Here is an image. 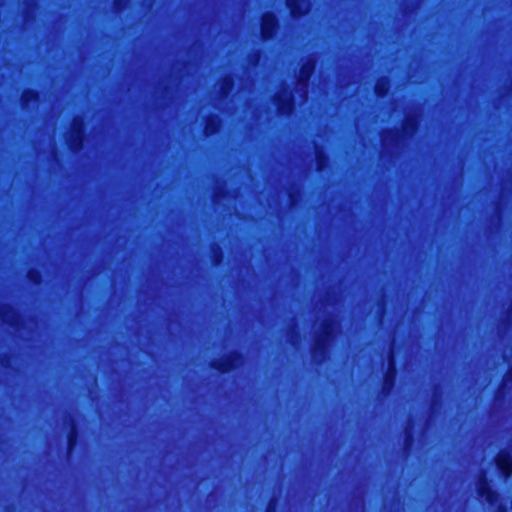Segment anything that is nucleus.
I'll list each match as a JSON object with an SVG mask.
<instances>
[{"instance_id": "2", "label": "nucleus", "mask_w": 512, "mask_h": 512, "mask_svg": "<svg viewBox=\"0 0 512 512\" xmlns=\"http://www.w3.org/2000/svg\"><path fill=\"white\" fill-rule=\"evenodd\" d=\"M276 27V18L272 14H265L262 18L261 32L265 39L272 36Z\"/></svg>"}, {"instance_id": "7", "label": "nucleus", "mask_w": 512, "mask_h": 512, "mask_svg": "<svg viewBox=\"0 0 512 512\" xmlns=\"http://www.w3.org/2000/svg\"><path fill=\"white\" fill-rule=\"evenodd\" d=\"M388 90V81L386 79H381L377 82L375 86V92L378 96H383Z\"/></svg>"}, {"instance_id": "15", "label": "nucleus", "mask_w": 512, "mask_h": 512, "mask_svg": "<svg viewBox=\"0 0 512 512\" xmlns=\"http://www.w3.org/2000/svg\"><path fill=\"white\" fill-rule=\"evenodd\" d=\"M507 382H508V377L505 379L504 384L507 385Z\"/></svg>"}, {"instance_id": "12", "label": "nucleus", "mask_w": 512, "mask_h": 512, "mask_svg": "<svg viewBox=\"0 0 512 512\" xmlns=\"http://www.w3.org/2000/svg\"><path fill=\"white\" fill-rule=\"evenodd\" d=\"M35 98H36V95L33 92L29 91V92H26L23 94V100L25 102H29L31 99H35Z\"/></svg>"}, {"instance_id": "14", "label": "nucleus", "mask_w": 512, "mask_h": 512, "mask_svg": "<svg viewBox=\"0 0 512 512\" xmlns=\"http://www.w3.org/2000/svg\"><path fill=\"white\" fill-rule=\"evenodd\" d=\"M72 442H73V439H72V438H70V439H69V445H70V446H72Z\"/></svg>"}, {"instance_id": "6", "label": "nucleus", "mask_w": 512, "mask_h": 512, "mask_svg": "<svg viewBox=\"0 0 512 512\" xmlns=\"http://www.w3.org/2000/svg\"><path fill=\"white\" fill-rule=\"evenodd\" d=\"M479 494L482 498L491 504L495 503L497 498L496 493L488 486L484 480L479 483Z\"/></svg>"}, {"instance_id": "9", "label": "nucleus", "mask_w": 512, "mask_h": 512, "mask_svg": "<svg viewBox=\"0 0 512 512\" xmlns=\"http://www.w3.org/2000/svg\"><path fill=\"white\" fill-rule=\"evenodd\" d=\"M389 367H388V372H387V375H386V382L389 383V382H392V379L394 377V363H393V358L392 356L390 355L389 356Z\"/></svg>"}, {"instance_id": "11", "label": "nucleus", "mask_w": 512, "mask_h": 512, "mask_svg": "<svg viewBox=\"0 0 512 512\" xmlns=\"http://www.w3.org/2000/svg\"><path fill=\"white\" fill-rule=\"evenodd\" d=\"M331 332H332L331 328L330 327H326L325 331H324V338L319 340V344L318 345H322L326 341H328V339L330 338Z\"/></svg>"}, {"instance_id": "10", "label": "nucleus", "mask_w": 512, "mask_h": 512, "mask_svg": "<svg viewBox=\"0 0 512 512\" xmlns=\"http://www.w3.org/2000/svg\"><path fill=\"white\" fill-rule=\"evenodd\" d=\"M217 129V123H214V120H211L210 123L207 124L205 131L207 134H212Z\"/></svg>"}, {"instance_id": "1", "label": "nucleus", "mask_w": 512, "mask_h": 512, "mask_svg": "<svg viewBox=\"0 0 512 512\" xmlns=\"http://www.w3.org/2000/svg\"><path fill=\"white\" fill-rule=\"evenodd\" d=\"M496 463L501 472L508 476L512 472V452L502 451L497 456Z\"/></svg>"}, {"instance_id": "4", "label": "nucleus", "mask_w": 512, "mask_h": 512, "mask_svg": "<svg viewBox=\"0 0 512 512\" xmlns=\"http://www.w3.org/2000/svg\"><path fill=\"white\" fill-rule=\"evenodd\" d=\"M277 105L280 113L289 114L293 106L291 94L284 92V94L278 98Z\"/></svg>"}, {"instance_id": "5", "label": "nucleus", "mask_w": 512, "mask_h": 512, "mask_svg": "<svg viewBox=\"0 0 512 512\" xmlns=\"http://www.w3.org/2000/svg\"><path fill=\"white\" fill-rule=\"evenodd\" d=\"M82 133H83L82 123H80L78 121H74L73 129H72L73 140L70 143L72 149H74V150L79 149L80 143L82 140Z\"/></svg>"}, {"instance_id": "3", "label": "nucleus", "mask_w": 512, "mask_h": 512, "mask_svg": "<svg viewBox=\"0 0 512 512\" xmlns=\"http://www.w3.org/2000/svg\"><path fill=\"white\" fill-rule=\"evenodd\" d=\"M287 5L294 16L306 13L309 8L307 0H287Z\"/></svg>"}, {"instance_id": "13", "label": "nucleus", "mask_w": 512, "mask_h": 512, "mask_svg": "<svg viewBox=\"0 0 512 512\" xmlns=\"http://www.w3.org/2000/svg\"><path fill=\"white\" fill-rule=\"evenodd\" d=\"M231 81L230 80H225V83L223 85V87L221 88L222 90V93L223 94H227L228 91L231 89Z\"/></svg>"}, {"instance_id": "8", "label": "nucleus", "mask_w": 512, "mask_h": 512, "mask_svg": "<svg viewBox=\"0 0 512 512\" xmlns=\"http://www.w3.org/2000/svg\"><path fill=\"white\" fill-rule=\"evenodd\" d=\"M312 69V66L310 65H306L303 70H302V73H301V76H300V84L301 86L304 88L305 85H306V81L308 79V76H309V72L310 70Z\"/></svg>"}]
</instances>
